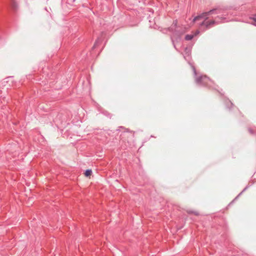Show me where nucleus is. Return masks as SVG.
I'll use <instances>...</instances> for the list:
<instances>
[{
  "label": "nucleus",
  "mask_w": 256,
  "mask_h": 256,
  "mask_svg": "<svg viewBox=\"0 0 256 256\" xmlns=\"http://www.w3.org/2000/svg\"><path fill=\"white\" fill-rule=\"evenodd\" d=\"M242 192H240L239 194V195H240V194H242Z\"/></svg>",
  "instance_id": "nucleus-16"
},
{
  "label": "nucleus",
  "mask_w": 256,
  "mask_h": 256,
  "mask_svg": "<svg viewBox=\"0 0 256 256\" xmlns=\"http://www.w3.org/2000/svg\"><path fill=\"white\" fill-rule=\"evenodd\" d=\"M242 192H240L239 194V195H240V194H242Z\"/></svg>",
  "instance_id": "nucleus-15"
},
{
  "label": "nucleus",
  "mask_w": 256,
  "mask_h": 256,
  "mask_svg": "<svg viewBox=\"0 0 256 256\" xmlns=\"http://www.w3.org/2000/svg\"><path fill=\"white\" fill-rule=\"evenodd\" d=\"M226 108L229 110H230L234 106L233 104L230 100H228L226 102Z\"/></svg>",
  "instance_id": "nucleus-5"
},
{
  "label": "nucleus",
  "mask_w": 256,
  "mask_h": 256,
  "mask_svg": "<svg viewBox=\"0 0 256 256\" xmlns=\"http://www.w3.org/2000/svg\"><path fill=\"white\" fill-rule=\"evenodd\" d=\"M224 10L220 8H213L208 12H204L196 16L193 22H196L200 19L204 20L199 24L200 28L205 26V29H208L216 24L222 22V20L226 19L225 14H223Z\"/></svg>",
  "instance_id": "nucleus-1"
},
{
  "label": "nucleus",
  "mask_w": 256,
  "mask_h": 256,
  "mask_svg": "<svg viewBox=\"0 0 256 256\" xmlns=\"http://www.w3.org/2000/svg\"><path fill=\"white\" fill-rule=\"evenodd\" d=\"M10 6L12 9L14 11L18 10V4L16 0H10Z\"/></svg>",
  "instance_id": "nucleus-3"
},
{
  "label": "nucleus",
  "mask_w": 256,
  "mask_h": 256,
  "mask_svg": "<svg viewBox=\"0 0 256 256\" xmlns=\"http://www.w3.org/2000/svg\"><path fill=\"white\" fill-rule=\"evenodd\" d=\"M246 188L244 189V190H242V192L246 190Z\"/></svg>",
  "instance_id": "nucleus-12"
},
{
  "label": "nucleus",
  "mask_w": 256,
  "mask_h": 256,
  "mask_svg": "<svg viewBox=\"0 0 256 256\" xmlns=\"http://www.w3.org/2000/svg\"><path fill=\"white\" fill-rule=\"evenodd\" d=\"M250 19L253 20V22H252V24L256 26V15L252 18H250Z\"/></svg>",
  "instance_id": "nucleus-9"
},
{
  "label": "nucleus",
  "mask_w": 256,
  "mask_h": 256,
  "mask_svg": "<svg viewBox=\"0 0 256 256\" xmlns=\"http://www.w3.org/2000/svg\"><path fill=\"white\" fill-rule=\"evenodd\" d=\"M248 130L251 135L255 136L256 132V127H248Z\"/></svg>",
  "instance_id": "nucleus-4"
},
{
  "label": "nucleus",
  "mask_w": 256,
  "mask_h": 256,
  "mask_svg": "<svg viewBox=\"0 0 256 256\" xmlns=\"http://www.w3.org/2000/svg\"><path fill=\"white\" fill-rule=\"evenodd\" d=\"M242 192H240L239 194V195H240V194H242Z\"/></svg>",
  "instance_id": "nucleus-13"
},
{
  "label": "nucleus",
  "mask_w": 256,
  "mask_h": 256,
  "mask_svg": "<svg viewBox=\"0 0 256 256\" xmlns=\"http://www.w3.org/2000/svg\"><path fill=\"white\" fill-rule=\"evenodd\" d=\"M194 38V35L192 34H187L185 36V40H192Z\"/></svg>",
  "instance_id": "nucleus-6"
},
{
  "label": "nucleus",
  "mask_w": 256,
  "mask_h": 256,
  "mask_svg": "<svg viewBox=\"0 0 256 256\" xmlns=\"http://www.w3.org/2000/svg\"><path fill=\"white\" fill-rule=\"evenodd\" d=\"M92 174V171L91 170H87L85 172L84 174L86 176H90Z\"/></svg>",
  "instance_id": "nucleus-8"
},
{
  "label": "nucleus",
  "mask_w": 256,
  "mask_h": 256,
  "mask_svg": "<svg viewBox=\"0 0 256 256\" xmlns=\"http://www.w3.org/2000/svg\"><path fill=\"white\" fill-rule=\"evenodd\" d=\"M177 24H178V20H175L173 22V23L172 25V26L170 28V29L172 30L173 29V28H176V26H177Z\"/></svg>",
  "instance_id": "nucleus-7"
},
{
  "label": "nucleus",
  "mask_w": 256,
  "mask_h": 256,
  "mask_svg": "<svg viewBox=\"0 0 256 256\" xmlns=\"http://www.w3.org/2000/svg\"><path fill=\"white\" fill-rule=\"evenodd\" d=\"M195 82L199 86H206L210 89L216 90L218 87L206 75L198 76L195 78Z\"/></svg>",
  "instance_id": "nucleus-2"
},
{
  "label": "nucleus",
  "mask_w": 256,
  "mask_h": 256,
  "mask_svg": "<svg viewBox=\"0 0 256 256\" xmlns=\"http://www.w3.org/2000/svg\"><path fill=\"white\" fill-rule=\"evenodd\" d=\"M217 91L218 92V93L221 95L223 96L224 94L222 92V90H217Z\"/></svg>",
  "instance_id": "nucleus-10"
},
{
  "label": "nucleus",
  "mask_w": 256,
  "mask_h": 256,
  "mask_svg": "<svg viewBox=\"0 0 256 256\" xmlns=\"http://www.w3.org/2000/svg\"><path fill=\"white\" fill-rule=\"evenodd\" d=\"M194 73L196 75V70L195 69H194Z\"/></svg>",
  "instance_id": "nucleus-11"
},
{
  "label": "nucleus",
  "mask_w": 256,
  "mask_h": 256,
  "mask_svg": "<svg viewBox=\"0 0 256 256\" xmlns=\"http://www.w3.org/2000/svg\"><path fill=\"white\" fill-rule=\"evenodd\" d=\"M242 192H240L239 194V195H240V194H242Z\"/></svg>",
  "instance_id": "nucleus-14"
}]
</instances>
